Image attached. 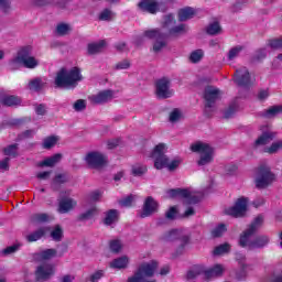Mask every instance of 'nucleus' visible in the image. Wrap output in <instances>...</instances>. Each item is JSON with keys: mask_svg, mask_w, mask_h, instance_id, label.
Wrapping results in <instances>:
<instances>
[{"mask_svg": "<svg viewBox=\"0 0 282 282\" xmlns=\"http://www.w3.org/2000/svg\"><path fill=\"white\" fill-rule=\"evenodd\" d=\"M0 102L4 105V107H19V105H21V98L14 95H6L0 98Z\"/></svg>", "mask_w": 282, "mask_h": 282, "instance_id": "nucleus-25", "label": "nucleus"}, {"mask_svg": "<svg viewBox=\"0 0 282 282\" xmlns=\"http://www.w3.org/2000/svg\"><path fill=\"white\" fill-rule=\"evenodd\" d=\"M228 229L226 228V226L224 224L218 225L216 228H214L212 230V236L214 238H219L224 235V232H226Z\"/></svg>", "mask_w": 282, "mask_h": 282, "instance_id": "nucleus-51", "label": "nucleus"}, {"mask_svg": "<svg viewBox=\"0 0 282 282\" xmlns=\"http://www.w3.org/2000/svg\"><path fill=\"white\" fill-rule=\"evenodd\" d=\"M35 130H26L18 135V140H28V138H34Z\"/></svg>", "mask_w": 282, "mask_h": 282, "instance_id": "nucleus-59", "label": "nucleus"}, {"mask_svg": "<svg viewBox=\"0 0 282 282\" xmlns=\"http://www.w3.org/2000/svg\"><path fill=\"white\" fill-rule=\"evenodd\" d=\"M158 208H160V204H158L152 196L147 197L142 207V212L140 213L141 219L151 217V215H155V213H158Z\"/></svg>", "mask_w": 282, "mask_h": 282, "instance_id": "nucleus-14", "label": "nucleus"}, {"mask_svg": "<svg viewBox=\"0 0 282 282\" xmlns=\"http://www.w3.org/2000/svg\"><path fill=\"white\" fill-rule=\"evenodd\" d=\"M120 220V212L118 209H109L105 213V226H113Z\"/></svg>", "mask_w": 282, "mask_h": 282, "instance_id": "nucleus-23", "label": "nucleus"}, {"mask_svg": "<svg viewBox=\"0 0 282 282\" xmlns=\"http://www.w3.org/2000/svg\"><path fill=\"white\" fill-rule=\"evenodd\" d=\"M58 139H56L55 137H48L46 139H44L43 141V149H52V147L56 145Z\"/></svg>", "mask_w": 282, "mask_h": 282, "instance_id": "nucleus-57", "label": "nucleus"}, {"mask_svg": "<svg viewBox=\"0 0 282 282\" xmlns=\"http://www.w3.org/2000/svg\"><path fill=\"white\" fill-rule=\"evenodd\" d=\"M147 165H134L132 166V175H134V177H142V175H144V173H147Z\"/></svg>", "mask_w": 282, "mask_h": 282, "instance_id": "nucleus-47", "label": "nucleus"}, {"mask_svg": "<svg viewBox=\"0 0 282 282\" xmlns=\"http://www.w3.org/2000/svg\"><path fill=\"white\" fill-rule=\"evenodd\" d=\"M162 241H178V247L176 252L182 254L187 246L191 242V235L184 232V229H172L166 231L161 237Z\"/></svg>", "mask_w": 282, "mask_h": 282, "instance_id": "nucleus-5", "label": "nucleus"}, {"mask_svg": "<svg viewBox=\"0 0 282 282\" xmlns=\"http://www.w3.org/2000/svg\"><path fill=\"white\" fill-rule=\"evenodd\" d=\"M76 205L77 203L74 200V198H63L58 204V213L65 215L66 213H69V210H74Z\"/></svg>", "mask_w": 282, "mask_h": 282, "instance_id": "nucleus-22", "label": "nucleus"}, {"mask_svg": "<svg viewBox=\"0 0 282 282\" xmlns=\"http://www.w3.org/2000/svg\"><path fill=\"white\" fill-rule=\"evenodd\" d=\"M43 87H45V83H43V79L41 77H36L29 82V89L31 91H41Z\"/></svg>", "mask_w": 282, "mask_h": 282, "instance_id": "nucleus-33", "label": "nucleus"}, {"mask_svg": "<svg viewBox=\"0 0 282 282\" xmlns=\"http://www.w3.org/2000/svg\"><path fill=\"white\" fill-rule=\"evenodd\" d=\"M74 111L80 112L87 109V101L85 99H78L73 104Z\"/></svg>", "mask_w": 282, "mask_h": 282, "instance_id": "nucleus-48", "label": "nucleus"}, {"mask_svg": "<svg viewBox=\"0 0 282 282\" xmlns=\"http://www.w3.org/2000/svg\"><path fill=\"white\" fill-rule=\"evenodd\" d=\"M269 46L272 50H281L282 48V39L270 40Z\"/></svg>", "mask_w": 282, "mask_h": 282, "instance_id": "nucleus-62", "label": "nucleus"}, {"mask_svg": "<svg viewBox=\"0 0 282 282\" xmlns=\"http://www.w3.org/2000/svg\"><path fill=\"white\" fill-rule=\"evenodd\" d=\"M170 197H181L184 206H195L202 202V196L191 193L188 189L175 188L169 191Z\"/></svg>", "mask_w": 282, "mask_h": 282, "instance_id": "nucleus-9", "label": "nucleus"}, {"mask_svg": "<svg viewBox=\"0 0 282 282\" xmlns=\"http://www.w3.org/2000/svg\"><path fill=\"white\" fill-rule=\"evenodd\" d=\"M56 254H58L56 249H46L37 253V259H40V261H50V259H54Z\"/></svg>", "mask_w": 282, "mask_h": 282, "instance_id": "nucleus-29", "label": "nucleus"}, {"mask_svg": "<svg viewBox=\"0 0 282 282\" xmlns=\"http://www.w3.org/2000/svg\"><path fill=\"white\" fill-rule=\"evenodd\" d=\"M69 182V174L67 173H59L54 176L51 183L52 191H61V186L63 184H67Z\"/></svg>", "mask_w": 282, "mask_h": 282, "instance_id": "nucleus-20", "label": "nucleus"}, {"mask_svg": "<svg viewBox=\"0 0 282 282\" xmlns=\"http://www.w3.org/2000/svg\"><path fill=\"white\" fill-rule=\"evenodd\" d=\"M8 67L11 72H17V69H21V67H23V61L17 55L9 61Z\"/></svg>", "mask_w": 282, "mask_h": 282, "instance_id": "nucleus-35", "label": "nucleus"}, {"mask_svg": "<svg viewBox=\"0 0 282 282\" xmlns=\"http://www.w3.org/2000/svg\"><path fill=\"white\" fill-rule=\"evenodd\" d=\"M281 112H282V106L275 105V106H271L269 109L261 111L260 116L262 118L272 119V118H276V116H279Z\"/></svg>", "mask_w": 282, "mask_h": 282, "instance_id": "nucleus-26", "label": "nucleus"}, {"mask_svg": "<svg viewBox=\"0 0 282 282\" xmlns=\"http://www.w3.org/2000/svg\"><path fill=\"white\" fill-rule=\"evenodd\" d=\"M50 219V216L47 214H34L31 216L32 224H45Z\"/></svg>", "mask_w": 282, "mask_h": 282, "instance_id": "nucleus-45", "label": "nucleus"}, {"mask_svg": "<svg viewBox=\"0 0 282 282\" xmlns=\"http://www.w3.org/2000/svg\"><path fill=\"white\" fill-rule=\"evenodd\" d=\"M188 32V26H186V24H180L176 26H172L169 30V34L171 36H181V34H186Z\"/></svg>", "mask_w": 282, "mask_h": 282, "instance_id": "nucleus-34", "label": "nucleus"}, {"mask_svg": "<svg viewBox=\"0 0 282 282\" xmlns=\"http://www.w3.org/2000/svg\"><path fill=\"white\" fill-rule=\"evenodd\" d=\"M143 37L154 41L152 46V52L154 54H160L169 43L166 42V33L162 32L160 29H150L143 32Z\"/></svg>", "mask_w": 282, "mask_h": 282, "instance_id": "nucleus-6", "label": "nucleus"}, {"mask_svg": "<svg viewBox=\"0 0 282 282\" xmlns=\"http://www.w3.org/2000/svg\"><path fill=\"white\" fill-rule=\"evenodd\" d=\"M17 56L24 62L25 59L32 56V46H24L20 51H18Z\"/></svg>", "mask_w": 282, "mask_h": 282, "instance_id": "nucleus-42", "label": "nucleus"}, {"mask_svg": "<svg viewBox=\"0 0 282 282\" xmlns=\"http://www.w3.org/2000/svg\"><path fill=\"white\" fill-rule=\"evenodd\" d=\"M268 56V51L265 48H259L254 52L251 57V63H261Z\"/></svg>", "mask_w": 282, "mask_h": 282, "instance_id": "nucleus-39", "label": "nucleus"}, {"mask_svg": "<svg viewBox=\"0 0 282 282\" xmlns=\"http://www.w3.org/2000/svg\"><path fill=\"white\" fill-rule=\"evenodd\" d=\"M104 47H105V40H101L97 43L88 44V54H90L91 56H94L95 54H100Z\"/></svg>", "mask_w": 282, "mask_h": 282, "instance_id": "nucleus-32", "label": "nucleus"}, {"mask_svg": "<svg viewBox=\"0 0 282 282\" xmlns=\"http://www.w3.org/2000/svg\"><path fill=\"white\" fill-rule=\"evenodd\" d=\"M202 58H204L203 50H196V51L192 52V54L189 55V61L192 63H199V61H202Z\"/></svg>", "mask_w": 282, "mask_h": 282, "instance_id": "nucleus-49", "label": "nucleus"}, {"mask_svg": "<svg viewBox=\"0 0 282 282\" xmlns=\"http://www.w3.org/2000/svg\"><path fill=\"white\" fill-rule=\"evenodd\" d=\"M52 276H54V265L52 264H41L35 270L36 281H50Z\"/></svg>", "mask_w": 282, "mask_h": 282, "instance_id": "nucleus-17", "label": "nucleus"}, {"mask_svg": "<svg viewBox=\"0 0 282 282\" xmlns=\"http://www.w3.org/2000/svg\"><path fill=\"white\" fill-rule=\"evenodd\" d=\"M22 64L23 67H26V69H34L35 67H39V61L34 58V56L26 57V59H24Z\"/></svg>", "mask_w": 282, "mask_h": 282, "instance_id": "nucleus-44", "label": "nucleus"}, {"mask_svg": "<svg viewBox=\"0 0 282 282\" xmlns=\"http://www.w3.org/2000/svg\"><path fill=\"white\" fill-rule=\"evenodd\" d=\"M175 217H177V208L170 207V209L165 213V218L169 219L170 221H173Z\"/></svg>", "mask_w": 282, "mask_h": 282, "instance_id": "nucleus-61", "label": "nucleus"}, {"mask_svg": "<svg viewBox=\"0 0 282 282\" xmlns=\"http://www.w3.org/2000/svg\"><path fill=\"white\" fill-rule=\"evenodd\" d=\"M263 226V217L261 215L257 216L253 221L249 225L246 231L241 235V237L252 236L254 235L259 228Z\"/></svg>", "mask_w": 282, "mask_h": 282, "instance_id": "nucleus-21", "label": "nucleus"}, {"mask_svg": "<svg viewBox=\"0 0 282 282\" xmlns=\"http://www.w3.org/2000/svg\"><path fill=\"white\" fill-rule=\"evenodd\" d=\"M110 250L111 252H120V250H122V243L120 240L110 241Z\"/></svg>", "mask_w": 282, "mask_h": 282, "instance_id": "nucleus-60", "label": "nucleus"}, {"mask_svg": "<svg viewBox=\"0 0 282 282\" xmlns=\"http://www.w3.org/2000/svg\"><path fill=\"white\" fill-rule=\"evenodd\" d=\"M191 151H193V153H199V160L197 161L198 166H208V164H213L215 160V149L208 143L198 141L191 145Z\"/></svg>", "mask_w": 282, "mask_h": 282, "instance_id": "nucleus-4", "label": "nucleus"}, {"mask_svg": "<svg viewBox=\"0 0 282 282\" xmlns=\"http://www.w3.org/2000/svg\"><path fill=\"white\" fill-rule=\"evenodd\" d=\"M45 232H47V227H41L34 232L28 235L26 240L29 241V243H33V241H39V239H43Z\"/></svg>", "mask_w": 282, "mask_h": 282, "instance_id": "nucleus-27", "label": "nucleus"}, {"mask_svg": "<svg viewBox=\"0 0 282 282\" xmlns=\"http://www.w3.org/2000/svg\"><path fill=\"white\" fill-rule=\"evenodd\" d=\"M63 159L62 154H54L51 158L45 159L44 161H42L40 163V166H50L51 169L56 166V164H58V162H61V160Z\"/></svg>", "mask_w": 282, "mask_h": 282, "instance_id": "nucleus-30", "label": "nucleus"}, {"mask_svg": "<svg viewBox=\"0 0 282 282\" xmlns=\"http://www.w3.org/2000/svg\"><path fill=\"white\" fill-rule=\"evenodd\" d=\"M206 32L210 36H217V34H221V25L219 22H213L207 26Z\"/></svg>", "mask_w": 282, "mask_h": 282, "instance_id": "nucleus-38", "label": "nucleus"}, {"mask_svg": "<svg viewBox=\"0 0 282 282\" xmlns=\"http://www.w3.org/2000/svg\"><path fill=\"white\" fill-rule=\"evenodd\" d=\"M175 17L173 14H169L164 17L163 28L172 29L175 25Z\"/></svg>", "mask_w": 282, "mask_h": 282, "instance_id": "nucleus-55", "label": "nucleus"}, {"mask_svg": "<svg viewBox=\"0 0 282 282\" xmlns=\"http://www.w3.org/2000/svg\"><path fill=\"white\" fill-rule=\"evenodd\" d=\"M138 8L141 10V12L158 14V12H160V2L155 0H141L138 3Z\"/></svg>", "mask_w": 282, "mask_h": 282, "instance_id": "nucleus-18", "label": "nucleus"}, {"mask_svg": "<svg viewBox=\"0 0 282 282\" xmlns=\"http://www.w3.org/2000/svg\"><path fill=\"white\" fill-rule=\"evenodd\" d=\"M226 252H230V245L223 243L214 249V254L218 257L219 254H226Z\"/></svg>", "mask_w": 282, "mask_h": 282, "instance_id": "nucleus-50", "label": "nucleus"}, {"mask_svg": "<svg viewBox=\"0 0 282 282\" xmlns=\"http://www.w3.org/2000/svg\"><path fill=\"white\" fill-rule=\"evenodd\" d=\"M270 243L268 236H258L252 240V236H240L239 246L241 248H248V250H257L259 248H265Z\"/></svg>", "mask_w": 282, "mask_h": 282, "instance_id": "nucleus-8", "label": "nucleus"}, {"mask_svg": "<svg viewBox=\"0 0 282 282\" xmlns=\"http://www.w3.org/2000/svg\"><path fill=\"white\" fill-rule=\"evenodd\" d=\"M19 250H21V245L15 243V245H12V246H9V247L4 248L1 251V254H3V257H10V254H14L15 252H19Z\"/></svg>", "mask_w": 282, "mask_h": 282, "instance_id": "nucleus-43", "label": "nucleus"}, {"mask_svg": "<svg viewBox=\"0 0 282 282\" xmlns=\"http://www.w3.org/2000/svg\"><path fill=\"white\" fill-rule=\"evenodd\" d=\"M155 95H156V98H161L162 100H165L166 98H171L173 96L170 78L163 77L156 80Z\"/></svg>", "mask_w": 282, "mask_h": 282, "instance_id": "nucleus-12", "label": "nucleus"}, {"mask_svg": "<svg viewBox=\"0 0 282 282\" xmlns=\"http://www.w3.org/2000/svg\"><path fill=\"white\" fill-rule=\"evenodd\" d=\"M282 149V142L278 141V142H273L269 148H265V153H270V155L274 154V153H279V151H281Z\"/></svg>", "mask_w": 282, "mask_h": 282, "instance_id": "nucleus-46", "label": "nucleus"}, {"mask_svg": "<svg viewBox=\"0 0 282 282\" xmlns=\"http://www.w3.org/2000/svg\"><path fill=\"white\" fill-rule=\"evenodd\" d=\"M111 19H113V12L109 9H105L99 14V21H111Z\"/></svg>", "mask_w": 282, "mask_h": 282, "instance_id": "nucleus-56", "label": "nucleus"}, {"mask_svg": "<svg viewBox=\"0 0 282 282\" xmlns=\"http://www.w3.org/2000/svg\"><path fill=\"white\" fill-rule=\"evenodd\" d=\"M166 145L164 143L158 144L151 153V158L154 159V167L158 171H162V169H167L169 171H175L182 164L181 159L173 160L169 162V158L166 156Z\"/></svg>", "mask_w": 282, "mask_h": 282, "instance_id": "nucleus-2", "label": "nucleus"}, {"mask_svg": "<svg viewBox=\"0 0 282 282\" xmlns=\"http://www.w3.org/2000/svg\"><path fill=\"white\" fill-rule=\"evenodd\" d=\"M127 265H129V258H127V256L117 258L110 263V268H116L118 270H122L127 268Z\"/></svg>", "mask_w": 282, "mask_h": 282, "instance_id": "nucleus-31", "label": "nucleus"}, {"mask_svg": "<svg viewBox=\"0 0 282 282\" xmlns=\"http://www.w3.org/2000/svg\"><path fill=\"white\" fill-rule=\"evenodd\" d=\"M181 118H182V112L180 111V109H174L170 113V122H180Z\"/></svg>", "mask_w": 282, "mask_h": 282, "instance_id": "nucleus-58", "label": "nucleus"}, {"mask_svg": "<svg viewBox=\"0 0 282 282\" xmlns=\"http://www.w3.org/2000/svg\"><path fill=\"white\" fill-rule=\"evenodd\" d=\"M4 155L8 158H19V144L14 143L3 149Z\"/></svg>", "mask_w": 282, "mask_h": 282, "instance_id": "nucleus-37", "label": "nucleus"}, {"mask_svg": "<svg viewBox=\"0 0 282 282\" xmlns=\"http://www.w3.org/2000/svg\"><path fill=\"white\" fill-rule=\"evenodd\" d=\"M98 213L97 207H91L90 209L86 210L85 213L80 214L78 216L79 221H87L89 219H93V217H96V214Z\"/></svg>", "mask_w": 282, "mask_h": 282, "instance_id": "nucleus-36", "label": "nucleus"}, {"mask_svg": "<svg viewBox=\"0 0 282 282\" xmlns=\"http://www.w3.org/2000/svg\"><path fill=\"white\" fill-rule=\"evenodd\" d=\"M115 96H116V90L106 89V90L99 91L97 95L90 96V101L94 105H105L107 102H110V100H113Z\"/></svg>", "mask_w": 282, "mask_h": 282, "instance_id": "nucleus-16", "label": "nucleus"}, {"mask_svg": "<svg viewBox=\"0 0 282 282\" xmlns=\"http://www.w3.org/2000/svg\"><path fill=\"white\" fill-rule=\"evenodd\" d=\"M51 237L53 241H62L63 240V229L61 226H56L55 229L51 232Z\"/></svg>", "mask_w": 282, "mask_h": 282, "instance_id": "nucleus-52", "label": "nucleus"}, {"mask_svg": "<svg viewBox=\"0 0 282 282\" xmlns=\"http://www.w3.org/2000/svg\"><path fill=\"white\" fill-rule=\"evenodd\" d=\"M270 282H282V271L280 273H273Z\"/></svg>", "mask_w": 282, "mask_h": 282, "instance_id": "nucleus-64", "label": "nucleus"}, {"mask_svg": "<svg viewBox=\"0 0 282 282\" xmlns=\"http://www.w3.org/2000/svg\"><path fill=\"white\" fill-rule=\"evenodd\" d=\"M224 274V265L215 264L214 267L204 270V267H194L187 272L188 281H199V279H206L210 281L212 279H219Z\"/></svg>", "mask_w": 282, "mask_h": 282, "instance_id": "nucleus-3", "label": "nucleus"}, {"mask_svg": "<svg viewBox=\"0 0 282 282\" xmlns=\"http://www.w3.org/2000/svg\"><path fill=\"white\" fill-rule=\"evenodd\" d=\"M79 80H83L80 68L73 67L69 70L62 68L55 77V85L63 89H72L78 85Z\"/></svg>", "mask_w": 282, "mask_h": 282, "instance_id": "nucleus-1", "label": "nucleus"}, {"mask_svg": "<svg viewBox=\"0 0 282 282\" xmlns=\"http://www.w3.org/2000/svg\"><path fill=\"white\" fill-rule=\"evenodd\" d=\"M133 202H135V195H128L119 200V205L122 208H131L133 206Z\"/></svg>", "mask_w": 282, "mask_h": 282, "instance_id": "nucleus-41", "label": "nucleus"}, {"mask_svg": "<svg viewBox=\"0 0 282 282\" xmlns=\"http://www.w3.org/2000/svg\"><path fill=\"white\" fill-rule=\"evenodd\" d=\"M195 17V10L191 7L183 8L178 11V21L184 22Z\"/></svg>", "mask_w": 282, "mask_h": 282, "instance_id": "nucleus-28", "label": "nucleus"}, {"mask_svg": "<svg viewBox=\"0 0 282 282\" xmlns=\"http://www.w3.org/2000/svg\"><path fill=\"white\" fill-rule=\"evenodd\" d=\"M84 160L88 169H102L107 164V156L97 151L86 153Z\"/></svg>", "mask_w": 282, "mask_h": 282, "instance_id": "nucleus-13", "label": "nucleus"}, {"mask_svg": "<svg viewBox=\"0 0 282 282\" xmlns=\"http://www.w3.org/2000/svg\"><path fill=\"white\" fill-rule=\"evenodd\" d=\"M241 52H243V46L238 45L236 47H232L228 53L229 61H235V58H237V56H239Z\"/></svg>", "mask_w": 282, "mask_h": 282, "instance_id": "nucleus-53", "label": "nucleus"}, {"mask_svg": "<svg viewBox=\"0 0 282 282\" xmlns=\"http://www.w3.org/2000/svg\"><path fill=\"white\" fill-rule=\"evenodd\" d=\"M234 80L238 87H250L252 85L250 79V70H248L246 67H240L236 70Z\"/></svg>", "mask_w": 282, "mask_h": 282, "instance_id": "nucleus-15", "label": "nucleus"}, {"mask_svg": "<svg viewBox=\"0 0 282 282\" xmlns=\"http://www.w3.org/2000/svg\"><path fill=\"white\" fill-rule=\"evenodd\" d=\"M72 24L67 22H59L55 26L54 34L56 36H67L72 34Z\"/></svg>", "mask_w": 282, "mask_h": 282, "instance_id": "nucleus-24", "label": "nucleus"}, {"mask_svg": "<svg viewBox=\"0 0 282 282\" xmlns=\"http://www.w3.org/2000/svg\"><path fill=\"white\" fill-rule=\"evenodd\" d=\"M102 276H105V271L98 270V271H96L95 273H93L90 275V281L91 282H98L102 279Z\"/></svg>", "mask_w": 282, "mask_h": 282, "instance_id": "nucleus-63", "label": "nucleus"}, {"mask_svg": "<svg viewBox=\"0 0 282 282\" xmlns=\"http://www.w3.org/2000/svg\"><path fill=\"white\" fill-rule=\"evenodd\" d=\"M239 111V104H237V100L232 101L229 107L227 108V110L224 113V118H226L227 120L232 118V116H235V112Z\"/></svg>", "mask_w": 282, "mask_h": 282, "instance_id": "nucleus-40", "label": "nucleus"}, {"mask_svg": "<svg viewBox=\"0 0 282 282\" xmlns=\"http://www.w3.org/2000/svg\"><path fill=\"white\" fill-rule=\"evenodd\" d=\"M220 91L214 86H207L204 90L205 111H215V104L219 100Z\"/></svg>", "mask_w": 282, "mask_h": 282, "instance_id": "nucleus-10", "label": "nucleus"}, {"mask_svg": "<svg viewBox=\"0 0 282 282\" xmlns=\"http://www.w3.org/2000/svg\"><path fill=\"white\" fill-rule=\"evenodd\" d=\"M34 111H35L36 116H46L47 106L45 104H35Z\"/></svg>", "mask_w": 282, "mask_h": 282, "instance_id": "nucleus-54", "label": "nucleus"}, {"mask_svg": "<svg viewBox=\"0 0 282 282\" xmlns=\"http://www.w3.org/2000/svg\"><path fill=\"white\" fill-rule=\"evenodd\" d=\"M246 213H248V198L246 197L238 198L235 206L225 208V215L230 217H246Z\"/></svg>", "mask_w": 282, "mask_h": 282, "instance_id": "nucleus-11", "label": "nucleus"}, {"mask_svg": "<svg viewBox=\"0 0 282 282\" xmlns=\"http://www.w3.org/2000/svg\"><path fill=\"white\" fill-rule=\"evenodd\" d=\"M274 173L267 165H260L256 173V187L258 188H268L272 182H274Z\"/></svg>", "mask_w": 282, "mask_h": 282, "instance_id": "nucleus-7", "label": "nucleus"}, {"mask_svg": "<svg viewBox=\"0 0 282 282\" xmlns=\"http://www.w3.org/2000/svg\"><path fill=\"white\" fill-rule=\"evenodd\" d=\"M276 138V132L270 130L263 131L262 134L254 141V147H265Z\"/></svg>", "mask_w": 282, "mask_h": 282, "instance_id": "nucleus-19", "label": "nucleus"}]
</instances>
